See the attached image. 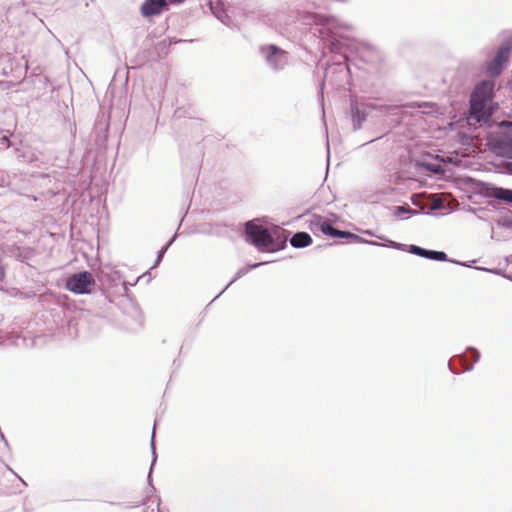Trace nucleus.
<instances>
[{"mask_svg":"<svg viewBox=\"0 0 512 512\" xmlns=\"http://www.w3.org/2000/svg\"><path fill=\"white\" fill-rule=\"evenodd\" d=\"M407 252L428 259L429 249H425L420 246L411 244L407 247Z\"/></svg>","mask_w":512,"mask_h":512,"instance_id":"obj_23","label":"nucleus"},{"mask_svg":"<svg viewBox=\"0 0 512 512\" xmlns=\"http://www.w3.org/2000/svg\"><path fill=\"white\" fill-rule=\"evenodd\" d=\"M22 156L24 161L28 163H36L38 161L36 154L32 151H27Z\"/></svg>","mask_w":512,"mask_h":512,"instance_id":"obj_27","label":"nucleus"},{"mask_svg":"<svg viewBox=\"0 0 512 512\" xmlns=\"http://www.w3.org/2000/svg\"><path fill=\"white\" fill-rule=\"evenodd\" d=\"M426 168L431 171V172H434V173H438L441 171V167L440 165H437V164H427L426 165Z\"/></svg>","mask_w":512,"mask_h":512,"instance_id":"obj_29","label":"nucleus"},{"mask_svg":"<svg viewBox=\"0 0 512 512\" xmlns=\"http://www.w3.org/2000/svg\"><path fill=\"white\" fill-rule=\"evenodd\" d=\"M398 109L397 106L377 105L369 101H359L353 99L350 102V116L352 120L353 129L359 130L362 128L363 123L366 121L367 116L373 110L381 113L392 114L394 110Z\"/></svg>","mask_w":512,"mask_h":512,"instance_id":"obj_3","label":"nucleus"},{"mask_svg":"<svg viewBox=\"0 0 512 512\" xmlns=\"http://www.w3.org/2000/svg\"><path fill=\"white\" fill-rule=\"evenodd\" d=\"M259 53L272 71H281L289 63V53L275 44L261 45Z\"/></svg>","mask_w":512,"mask_h":512,"instance_id":"obj_4","label":"nucleus"},{"mask_svg":"<svg viewBox=\"0 0 512 512\" xmlns=\"http://www.w3.org/2000/svg\"><path fill=\"white\" fill-rule=\"evenodd\" d=\"M418 211L412 209L409 205L404 204L400 206H394L392 208V214L394 217L402 218L404 215H414L417 214Z\"/></svg>","mask_w":512,"mask_h":512,"instance_id":"obj_19","label":"nucleus"},{"mask_svg":"<svg viewBox=\"0 0 512 512\" xmlns=\"http://www.w3.org/2000/svg\"><path fill=\"white\" fill-rule=\"evenodd\" d=\"M364 233L367 235H370V236H375V234L370 230H366V231H364Z\"/></svg>","mask_w":512,"mask_h":512,"instance_id":"obj_36","label":"nucleus"},{"mask_svg":"<svg viewBox=\"0 0 512 512\" xmlns=\"http://www.w3.org/2000/svg\"><path fill=\"white\" fill-rule=\"evenodd\" d=\"M168 10L169 3L167 0H144L140 7V12L145 18L158 16Z\"/></svg>","mask_w":512,"mask_h":512,"instance_id":"obj_10","label":"nucleus"},{"mask_svg":"<svg viewBox=\"0 0 512 512\" xmlns=\"http://www.w3.org/2000/svg\"><path fill=\"white\" fill-rule=\"evenodd\" d=\"M244 237L260 252H277L286 247L288 232L279 226L269 229L250 220L245 223Z\"/></svg>","mask_w":512,"mask_h":512,"instance_id":"obj_2","label":"nucleus"},{"mask_svg":"<svg viewBox=\"0 0 512 512\" xmlns=\"http://www.w3.org/2000/svg\"><path fill=\"white\" fill-rule=\"evenodd\" d=\"M96 282L89 271H79L66 279L65 287L74 294H90Z\"/></svg>","mask_w":512,"mask_h":512,"instance_id":"obj_6","label":"nucleus"},{"mask_svg":"<svg viewBox=\"0 0 512 512\" xmlns=\"http://www.w3.org/2000/svg\"><path fill=\"white\" fill-rule=\"evenodd\" d=\"M496 225L498 227L512 229V212L510 213V215L499 217L496 220Z\"/></svg>","mask_w":512,"mask_h":512,"instance_id":"obj_25","label":"nucleus"},{"mask_svg":"<svg viewBox=\"0 0 512 512\" xmlns=\"http://www.w3.org/2000/svg\"><path fill=\"white\" fill-rule=\"evenodd\" d=\"M479 187V192L488 198H494L495 190H500V187L484 182H480Z\"/></svg>","mask_w":512,"mask_h":512,"instance_id":"obj_20","label":"nucleus"},{"mask_svg":"<svg viewBox=\"0 0 512 512\" xmlns=\"http://www.w3.org/2000/svg\"><path fill=\"white\" fill-rule=\"evenodd\" d=\"M506 171L509 175H512V162L507 163Z\"/></svg>","mask_w":512,"mask_h":512,"instance_id":"obj_34","label":"nucleus"},{"mask_svg":"<svg viewBox=\"0 0 512 512\" xmlns=\"http://www.w3.org/2000/svg\"><path fill=\"white\" fill-rule=\"evenodd\" d=\"M0 439H1V441L4 442L5 446L8 447V441H7L5 435L3 434V432L1 430H0Z\"/></svg>","mask_w":512,"mask_h":512,"instance_id":"obj_33","label":"nucleus"},{"mask_svg":"<svg viewBox=\"0 0 512 512\" xmlns=\"http://www.w3.org/2000/svg\"><path fill=\"white\" fill-rule=\"evenodd\" d=\"M378 244H379L378 246H386V247L401 250V251H407V247L409 246L406 244L395 242L393 240H386L385 244H380V243H378Z\"/></svg>","mask_w":512,"mask_h":512,"instance_id":"obj_26","label":"nucleus"},{"mask_svg":"<svg viewBox=\"0 0 512 512\" xmlns=\"http://www.w3.org/2000/svg\"><path fill=\"white\" fill-rule=\"evenodd\" d=\"M469 211L476 214L477 212L485 211V209L484 208H479V209L471 208Z\"/></svg>","mask_w":512,"mask_h":512,"instance_id":"obj_35","label":"nucleus"},{"mask_svg":"<svg viewBox=\"0 0 512 512\" xmlns=\"http://www.w3.org/2000/svg\"><path fill=\"white\" fill-rule=\"evenodd\" d=\"M486 106H477L470 103L471 115L476 121H486L491 117V112L487 110Z\"/></svg>","mask_w":512,"mask_h":512,"instance_id":"obj_16","label":"nucleus"},{"mask_svg":"<svg viewBox=\"0 0 512 512\" xmlns=\"http://www.w3.org/2000/svg\"><path fill=\"white\" fill-rule=\"evenodd\" d=\"M512 56V39H507L498 47L493 59L486 62V72L491 77H498L506 68Z\"/></svg>","mask_w":512,"mask_h":512,"instance_id":"obj_5","label":"nucleus"},{"mask_svg":"<svg viewBox=\"0 0 512 512\" xmlns=\"http://www.w3.org/2000/svg\"><path fill=\"white\" fill-rule=\"evenodd\" d=\"M144 276H145V274H143L142 276L137 277V279L135 280V282H134V283H130V286L135 285V284L140 280V278H142V277H144ZM128 285H129V283H127V282H124V283H123V287H124V291H125V292H127V291H128Z\"/></svg>","mask_w":512,"mask_h":512,"instance_id":"obj_30","label":"nucleus"},{"mask_svg":"<svg viewBox=\"0 0 512 512\" xmlns=\"http://www.w3.org/2000/svg\"><path fill=\"white\" fill-rule=\"evenodd\" d=\"M428 259L440 262H451L460 266L469 267V265L465 262L449 259L444 251L429 250Z\"/></svg>","mask_w":512,"mask_h":512,"instance_id":"obj_17","label":"nucleus"},{"mask_svg":"<svg viewBox=\"0 0 512 512\" xmlns=\"http://www.w3.org/2000/svg\"><path fill=\"white\" fill-rule=\"evenodd\" d=\"M9 470L22 482V484L24 486H27V483L25 482V480L22 477H20L17 473H15L11 468H9Z\"/></svg>","mask_w":512,"mask_h":512,"instance_id":"obj_32","label":"nucleus"},{"mask_svg":"<svg viewBox=\"0 0 512 512\" xmlns=\"http://www.w3.org/2000/svg\"><path fill=\"white\" fill-rule=\"evenodd\" d=\"M186 0H167V2L169 4H172V5H179V4H182L183 2H185Z\"/></svg>","mask_w":512,"mask_h":512,"instance_id":"obj_31","label":"nucleus"},{"mask_svg":"<svg viewBox=\"0 0 512 512\" xmlns=\"http://www.w3.org/2000/svg\"><path fill=\"white\" fill-rule=\"evenodd\" d=\"M321 25L322 27L318 32L323 47L335 55L332 63L328 64L325 69L321 89L326 84L339 88L347 83L349 79L350 70L347 65V49L350 46V39L339 31L334 19L326 18Z\"/></svg>","mask_w":512,"mask_h":512,"instance_id":"obj_1","label":"nucleus"},{"mask_svg":"<svg viewBox=\"0 0 512 512\" xmlns=\"http://www.w3.org/2000/svg\"><path fill=\"white\" fill-rule=\"evenodd\" d=\"M176 236H177V234L175 233L174 236L169 240V242L158 251L155 263L151 268H155L156 266L159 265V263L162 261V259L164 257V254L166 253L167 249L172 245V243L176 239Z\"/></svg>","mask_w":512,"mask_h":512,"instance_id":"obj_24","label":"nucleus"},{"mask_svg":"<svg viewBox=\"0 0 512 512\" xmlns=\"http://www.w3.org/2000/svg\"><path fill=\"white\" fill-rule=\"evenodd\" d=\"M313 227L318 228L324 235L329 236L334 225L330 220L324 219L320 215H314L310 228L313 229Z\"/></svg>","mask_w":512,"mask_h":512,"instance_id":"obj_14","label":"nucleus"},{"mask_svg":"<svg viewBox=\"0 0 512 512\" xmlns=\"http://www.w3.org/2000/svg\"><path fill=\"white\" fill-rule=\"evenodd\" d=\"M329 236L333 237V238H345V239L352 240L354 242L366 243V244H370V245H379L378 242H376V241L366 240V239L360 237L359 235L354 234L350 231L339 230L335 226L333 227Z\"/></svg>","mask_w":512,"mask_h":512,"instance_id":"obj_12","label":"nucleus"},{"mask_svg":"<svg viewBox=\"0 0 512 512\" xmlns=\"http://www.w3.org/2000/svg\"><path fill=\"white\" fill-rule=\"evenodd\" d=\"M489 144L497 155L512 158V137L508 135L496 136L490 139Z\"/></svg>","mask_w":512,"mask_h":512,"instance_id":"obj_9","label":"nucleus"},{"mask_svg":"<svg viewBox=\"0 0 512 512\" xmlns=\"http://www.w3.org/2000/svg\"><path fill=\"white\" fill-rule=\"evenodd\" d=\"M479 220H484V218L481 215H477Z\"/></svg>","mask_w":512,"mask_h":512,"instance_id":"obj_38","label":"nucleus"},{"mask_svg":"<svg viewBox=\"0 0 512 512\" xmlns=\"http://www.w3.org/2000/svg\"><path fill=\"white\" fill-rule=\"evenodd\" d=\"M2 139H3V142H6V141L8 142L9 141L6 136H4Z\"/></svg>","mask_w":512,"mask_h":512,"instance_id":"obj_37","label":"nucleus"},{"mask_svg":"<svg viewBox=\"0 0 512 512\" xmlns=\"http://www.w3.org/2000/svg\"><path fill=\"white\" fill-rule=\"evenodd\" d=\"M5 252L10 256L19 261H26L33 257L34 250L31 247L23 246L17 243L7 245Z\"/></svg>","mask_w":512,"mask_h":512,"instance_id":"obj_11","label":"nucleus"},{"mask_svg":"<svg viewBox=\"0 0 512 512\" xmlns=\"http://www.w3.org/2000/svg\"><path fill=\"white\" fill-rule=\"evenodd\" d=\"M467 352L470 354V358L472 360V363H477L480 359V352L478 351V349L474 348V347H468L467 348ZM458 360V362L464 367V370L465 371H471L473 369V364H470V365H467L466 364V361H467V356L462 353V354H459V355H456L454 357H452L449 362H448V367H449V370L454 373V374H459L460 372L457 370L456 366H455V361Z\"/></svg>","mask_w":512,"mask_h":512,"instance_id":"obj_8","label":"nucleus"},{"mask_svg":"<svg viewBox=\"0 0 512 512\" xmlns=\"http://www.w3.org/2000/svg\"><path fill=\"white\" fill-rule=\"evenodd\" d=\"M494 83L489 80H483L478 83L471 93L470 103L477 106L487 105L493 97Z\"/></svg>","mask_w":512,"mask_h":512,"instance_id":"obj_7","label":"nucleus"},{"mask_svg":"<svg viewBox=\"0 0 512 512\" xmlns=\"http://www.w3.org/2000/svg\"><path fill=\"white\" fill-rule=\"evenodd\" d=\"M266 262H259V263H253V264H249L245 267H242L241 269H239L235 276L232 278V280L222 289V291L217 295L215 296V298L213 299L216 300L217 298H219L235 281H237L238 279H240L242 276H244L246 273H248L250 270L252 269H255L261 265H264Z\"/></svg>","mask_w":512,"mask_h":512,"instance_id":"obj_15","label":"nucleus"},{"mask_svg":"<svg viewBox=\"0 0 512 512\" xmlns=\"http://www.w3.org/2000/svg\"><path fill=\"white\" fill-rule=\"evenodd\" d=\"M143 505H145L144 512H161L160 499L158 497L153 500L147 496V499L143 502Z\"/></svg>","mask_w":512,"mask_h":512,"instance_id":"obj_21","label":"nucleus"},{"mask_svg":"<svg viewBox=\"0 0 512 512\" xmlns=\"http://www.w3.org/2000/svg\"><path fill=\"white\" fill-rule=\"evenodd\" d=\"M155 425H156V421L154 422V427H153L151 441H150V446H151V450H152V463H151L150 470H149L148 477H147L148 483L151 486V491L155 490V488L151 484V474H152L153 466L155 465V463L157 461V454H156V449H155Z\"/></svg>","mask_w":512,"mask_h":512,"instance_id":"obj_18","label":"nucleus"},{"mask_svg":"<svg viewBox=\"0 0 512 512\" xmlns=\"http://www.w3.org/2000/svg\"><path fill=\"white\" fill-rule=\"evenodd\" d=\"M11 180L9 175L0 174V187L10 186Z\"/></svg>","mask_w":512,"mask_h":512,"instance_id":"obj_28","label":"nucleus"},{"mask_svg":"<svg viewBox=\"0 0 512 512\" xmlns=\"http://www.w3.org/2000/svg\"><path fill=\"white\" fill-rule=\"evenodd\" d=\"M312 237L309 233L304 231L296 232L290 239V244L292 247L301 249L308 247L312 244Z\"/></svg>","mask_w":512,"mask_h":512,"instance_id":"obj_13","label":"nucleus"},{"mask_svg":"<svg viewBox=\"0 0 512 512\" xmlns=\"http://www.w3.org/2000/svg\"><path fill=\"white\" fill-rule=\"evenodd\" d=\"M494 199L512 203V189L500 187V190H495Z\"/></svg>","mask_w":512,"mask_h":512,"instance_id":"obj_22","label":"nucleus"}]
</instances>
